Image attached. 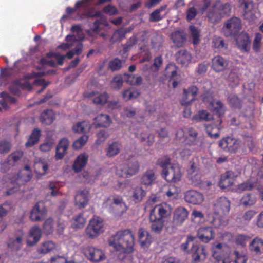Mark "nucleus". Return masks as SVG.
Segmentation results:
<instances>
[{
    "mask_svg": "<svg viewBox=\"0 0 263 263\" xmlns=\"http://www.w3.org/2000/svg\"><path fill=\"white\" fill-rule=\"evenodd\" d=\"M213 46L218 49H226L227 48L224 40L221 37H215L212 41Z\"/></svg>",
    "mask_w": 263,
    "mask_h": 263,
    "instance_id": "nucleus-59",
    "label": "nucleus"
},
{
    "mask_svg": "<svg viewBox=\"0 0 263 263\" xmlns=\"http://www.w3.org/2000/svg\"><path fill=\"white\" fill-rule=\"evenodd\" d=\"M42 235V232L39 225L32 226L29 232L28 238L26 240V244L28 247H33L37 244L41 240Z\"/></svg>",
    "mask_w": 263,
    "mask_h": 263,
    "instance_id": "nucleus-10",
    "label": "nucleus"
},
{
    "mask_svg": "<svg viewBox=\"0 0 263 263\" xmlns=\"http://www.w3.org/2000/svg\"><path fill=\"white\" fill-rule=\"evenodd\" d=\"M124 200L121 196L114 195L110 196L106 200V203L108 205L109 210H111L118 205L121 206V203Z\"/></svg>",
    "mask_w": 263,
    "mask_h": 263,
    "instance_id": "nucleus-44",
    "label": "nucleus"
},
{
    "mask_svg": "<svg viewBox=\"0 0 263 263\" xmlns=\"http://www.w3.org/2000/svg\"><path fill=\"white\" fill-rule=\"evenodd\" d=\"M43 230L46 235L53 234L54 231V220L51 218L47 219L43 225Z\"/></svg>",
    "mask_w": 263,
    "mask_h": 263,
    "instance_id": "nucleus-50",
    "label": "nucleus"
},
{
    "mask_svg": "<svg viewBox=\"0 0 263 263\" xmlns=\"http://www.w3.org/2000/svg\"><path fill=\"white\" fill-rule=\"evenodd\" d=\"M189 30L191 38L192 40V43L194 45L197 46L201 41L200 40V31L194 25H190L189 26Z\"/></svg>",
    "mask_w": 263,
    "mask_h": 263,
    "instance_id": "nucleus-43",
    "label": "nucleus"
},
{
    "mask_svg": "<svg viewBox=\"0 0 263 263\" xmlns=\"http://www.w3.org/2000/svg\"><path fill=\"white\" fill-rule=\"evenodd\" d=\"M55 248V243L52 241L43 242L37 249V252L40 254H46L54 250Z\"/></svg>",
    "mask_w": 263,
    "mask_h": 263,
    "instance_id": "nucleus-41",
    "label": "nucleus"
},
{
    "mask_svg": "<svg viewBox=\"0 0 263 263\" xmlns=\"http://www.w3.org/2000/svg\"><path fill=\"white\" fill-rule=\"evenodd\" d=\"M228 102L233 109H240L242 107V101L236 95H230L228 98Z\"/></svg>",
    "mask_w": 263,
    "mask_h": 263,
    "instance_id": "nucleus-47",
    "label": "nucleus"
},
{
    "mask_svg": "<svg viewBox=\"0 0 263 263\" xmlns=\"http://www.w3.org/2000/svg\"><path fill=\"white\" fill-rule=\"evenodd\" d=\"M178 188L174 185H170L165 195L170 199L175 198L178 196Z\"/></svg>",
    "mask_w": 263,
    "mask_h": 263,
    "instance_id": "nucleus-62",
    "label": "nucleus"
},
{
    "mask_svg": "<svg viewBox=\"0 0 263 263\" xmlns=\"http://www.w3.org/2000/svg\"><path fill=\"white\" fill-rule=\"evenodd\" d=\"M55 119V114L52 109H46L41 114L40 120L42 123L46 125L51 124Z\"/></svg>",
    "mask_w": 263,
    "mask_h": 263,
    "instance_id": "nucleus-32",
    "label": "nucleus"
},
{
    "mask_svg": "<svg viewBox=\"0 0 263 263\" xmlns=\"http://www.w3.org/2000/svg\"><path fill=\"white\" fill-rule=\"evenodd\" d=\"M199 89L195 85H191L187 89H183L182 98L180 101L181 105H189L196 100Z\"/></svg>",
    "mask_w": 263,
    "mask_h": 263,
    "instance_id": "nucleus-9",
    "label": "nucleus"
},
{
    "mask_svg": "<svg viewBox=\"0 0 263 263\" xmlns=\"http://www.w3.org/2000/svg\"><path fill=\"white\" fill-rule=\"evenodd\" d=\"M139 170L138 161L132 160L121 164L117 168L116 173L121 177L128 178L136 174Z\"/></svg>",
    "mask_w": 263,
    "mask_h": 263,
    "instance_id": "nucleus-7",
    "label": "nucleus"
},
{
    "mask_svg": "<svg viewBox=\"0 0 263 263\" xmlns=\"http://www.w3.org/2000/svg\"><path fill=\"white\" fill-rule=\"evenodd\" d=\"M91 129L90 125L88 124L85 121L78 122L74 125L72 129L76 133H86L88 132Z\"/></svg>",
    "mask_w": 263,
    "mask_h": 263,
    "instance_id": "nucleus-49",
    "label": "nucleus"
},
{
    "mask_svg": "<svg viewBox=\"0 0 263 263\" xmlns=\"http://www.w3.org/2000/svg\"><path fill=\"white\" fill-rule=\"evenodd\" d=\"M257 212L255 210H250L246 211L245 214L242 216L241 218L238 219H242V222L244 223H248L252 218L256 215Z\"/></svg>",
    "mask_w": 263,
    "mask_h": 263,
    "instance_id": "nucleus-58",
    "label": "nucleus"
},
{
    "mask_svg": "<svg viewBox=\"0 0 263 263\" xmlns=\"http://www.w3.org/2000/svg\"><path fill=\"white\" fill-rule=\"evenodd\" d=\"M109 245L117 251L132 253L134 250V236L129 229L118 231L110 238Z\"/></svg>",
    "mask_w": 263,
    "mask_h": 263,
    "instance_id": "nucleus-1",
    "label": "nucleus"
},
{
    "mask_svg": "<svg viewBox=\"0 0 263 263\" xmlns=\"http://www.w3.org/2000/svg\"><path fill=\"white\" fill-rule=\"evenodd\" d=\"M85 254L90 261L94 262H99L105 258L103 251L93 247H87L85 250Z\"/></svg>",
    "mask_w": 263,
    "mask_h": 263,
    "instance_id": "nucleus-12",
    "label": "nucleus"
},
{
    "mask_svg": "<svg viewBox=\"0 0 263 263\" xmlns=\"http://www.w3.org/2000/svg\"><path fill=\"white\" fill-rule=\"evenodd\" d=\"M218 145L224 151L230 154H236L243 149V144L241 140L233 136L223 138L219 141Z\"/></svg>",
    "mask_w": 263,
    "mask_h": 263,
    "instance_id": "nucleus-4",
    "label": "nucleus"
},
{
    "mask_svg": "<svg viewBox=\"0 0 263 263\" xmlns=\"http://www.w3.org/2000/svg\"><path fill=\"white\" fill-rule=\"evenodd\" d=\"M122 147V144L119 141H113L108 144L106 149V155L108 157H112L117 155Z\"/></svg>",
    "mask_w": 263,
    "mask_h": 263,
    "instance_id": "nucleus-33",
    "label": "nucleus"
},
{
    "mask_svg": "<svg viewBox=\"0 0 263 263\" xmlns=\"http://www.w3.org/2000/svg\"><path fill=\"white\" fill-rule=\"evenodd\" d=\"M190 253L192 254L193 262L195 263L200 262L206 258L205 248L201 245L193 243Z\"/></svg>",
    "mask_w": 263,
    "mask_h": 263,
    "instance_id": "nucleus-11",
    "label": "nucleus"
},
{
    "mask_svg": "<svg viewBox=\"0 0 263 263\" xmlns=\"http://www.w3.org/2000/svg\"><path fill=\"white\" fill-rule=\"evenodd\" d=\"M88 137L86 135H83L81 136L78 139L74 141L73 143V147L76 149L81 148L88 141Z\"/></svg>",
    "mask_w": 263,
    "mask_h": 263,
    "instance_id": "nucleus-55",
    "label": "nucleus"
},
{
    "mask_svg": "<svg viewBox=\"0 0 263 263\" xmlns=\"http://www.w3.org/2000/svg\"><path fill=\"white\" fill-rule=\"evenodd\" d=\"M167 5H163L159 8L154 10L149 15V21L151 22H157L160 21L163 18L161 15V12L166 9Z\"/></svg>",
    "mask_w": 263,
    "mask_h": 263,
    "instance_id": "nucleus-48",
    "label": "nucleus"
},
{
    "mask_svg": "<svg viewBox=\"0 0 263 263\" xmlns=\"http://www.w3.org/2000/svg\"><path fill=\"white\" fill-rule=\"evenodd\" d=\"M173 42L178 47L184 45L186 41V34L182 31H176L171 34Z\"/></svg>",
    "mask_w": 263,
    "mask_h": 263,
    "instance_id": "nucleus-36",
    "label": "nucleus"
},
{
    "mask_svg": "<svg viewBox=\"0 0 263 263\" xmlns=\"http://www.w3.org/2000/svg\"><path fill=\"white\" fill-rule=\"evenodd\" d=\"M69 146V142L66 138H62L58 143L56 147L55 158L57 160L62 159L67 153Z\"/></svg>",
    "mask_w": 263,
    "mask_h": 263,
    "instance_id": "nucleus-20",
    "label": "nucleus"
},
{
    "mask_svg": "<svg viewBox=\"0 0 263 263\" xmlns=\"http://www.w3.org/2000/svg\"><path fill=\"white\" fill-rule=\"evenodd\" d=\"M241 7L243 10L244 18L249 21H253L256 17L255 10L252 3L244 2L241 4Z\"/></svg>",
    "mask_w": 263,
    "mask_h": 263,
    "instance_id": "nucleus-28",
    "label": "nucleus"
},
{
    "mask_svg": "<svg viewBox=\"0 0 263 263\" xmlns=\"http://www.w3.org/2000/svg\"><path fill=\"white\" fill-rule=\"evenodd\" d=\"M88 156L86 154L79 155L74 161L72 168L76 172H79L84 168L88 161Z\"/></svg>",
    "mask_w": 263,
    "mask_h": 263,
    "instance_id": "nucleus-34",
    "label": "nucleus"
},
{
    "mask_svg": "<svg viewBox=\"0 0 263 263\" xmlns=\"http://www.w3.org/2000/svg\"><path fill=\"white\" fill-rule=\"evenodd\" d=\"M120 204L121 206L118 205L117 206L110 210V211L117 216L122 215L127 211L128 208L124 201L122 202Z\"/></svg>",
    "mask_w": 263,
    "mask_h": 263,
    "instance_id": "nucleus-52",
    "label": "nucleus"
},
{
    "mask_svg": "<svg viewBox=\"0 0 263 263\" xmlns=\"http://www.w3.org/2000/svg\"><path fill=\"white\" fill-rule=\"evenodd\" d=\"M252 253L260 255L263 253V239L258 237L254 238L249 244Z\"/></svg>",
    "mask_w": 263,
    "mask_h": 263,
    "instance_id": "nucleus-29",
    "label": "nucleus"
},
{
    "mask_svg": "<svg viewBox=\"0 0 263 263\" xmlns=\"http://www.w3.org/2000/svg\"><path fill=\"white\" fill-rule=\"evenodd\" d=\"M160 166L163 168L162 176L168 182H177L181 177L179 167L176 165H171L170 159L159 162Z\"/></svg>",
    "mask_w": 263,
    "mask_h": 263,
    "instance_id": "nucleus-5",
    "label": "nucleus"
},
{
    "mask_svg": "<svg viewBox=\"0 0 263 263\" xmlns=\"http://www.w3.org/2000/svg\"><path fill=\"white\" fill-rule=\"evenodd\" d=\"M146 191L141 186H136L133 189L131 199L135 203L141 202L146 196Z\"/></svg>",
    "mask_w": 263,
    "mask_h": 263,
    "instance_id": "nucleus-38",
    "label": "nucleus"
},
{
    "mask_svg": "<svg viewBox=\"0 0 263 263\" xmlns=\"http://www.w3.org/2000/svg\"><path fill=\"white\" fill-rule=\"evenodd\" d=\"M231 201L224 196H221L218 198L213 205V211L214 214L218 216L214 218L212 224L216 228H219L224 224V221L221 219L224 216L227 215L230 211Z\"/></svg>",
    "mask_w": 263,
    "mask_h": 263,
    "instance_id": "nucleus-2",
    "label": "nucleus"
},
{
    "mask_svg": "<svg viewBox=\"0 0 263 263\" xmlns=\"http://www.w3.org/2000/svg\"><path fill=\"white\" fill-rule=\"evenodd\" d=\"M185 201L194 205L200 204L204 200L203 195L197 191H187L184 195Z\"/></svg>",
    "mask_w": 263,
    "mask_h": 263,
    "instance_id": "nucleus-14",
    "label": "nucleus"
},
{
    "mask_svg": "<svg viewBox=\"0 0 263 263\" xmlns=\"http://www.w3.org/2000/svg\"><path fill=\"white\" fill-rule=\"evenodd\" d=\"M141 94L139 90L130 87L124 90L122 92V97L125 101H129L138 98Z\"/></svg>",
    "mask_w": 263,
    "mask_h": 263,
    "instance_id": "nucleus-42",
    "label": "nucleus"
},
{
    "mask_svg": "<svg viewBox=\"0 0 263 263\" xmlns=\"http://www.w3.org/2000/svg\"><path fill=\"white\" fill-rule=\"evenodd\" d=\"M231 12V6L229 3H222L216 1L212 6L207 14L209 21L212 23L219 22L222 18L230 15Z\"/></svg>",
    "mask_w": 263,
    "mask_h": 263,
    "instance_id": "nucleus-3",
    "label": "nucleus"
},
{
    "mask_svg": "<svg viewBox=\"0 0 263 263\" xmlns=\"http://www.w3.org/2000/svg\"><path fill=\"white\" fill-rule=\"evenodd\" d=\"M123 60L115 58L110 60L108 63V68L112 71L119 70L123 66Z\"/></svg>",
    "mask_w": 263,
    "mask_h": 263,
    "instance_id": "nucleus-51",
    "label": "nucleus"
},
{
    "mask_svg": "<svg viewBox=\"0 0 263 263\" xmlns=\"http://www.w3.org/2000/svg\"><path fill=\"white\" fill-rule=\"evenodd\" d=\"M222 120L219 119L216 123H212L205 125L206 132L211 138H217L219 136L220 130L221 129Z\"/></svg>",
    "mask_w": 263,
    "mask_h": 263,
    "instance_id": "nucleus-23",
    "label": "nucleus"
},
{
    "mask_svg": "<svg viewBox=\"0 0 263 263\" xmlns=\"http://www.w3.org/2000/svg\"><path fill=\"white\" fill-rule=\"evenodd\" d=\"M254 186V183L251 180H248L238 184V189L241 191H251Z\"/></svg>",
    "mask_w": 263,
    "mask_h": 263,
    "instance_id": "nucleus-61",
    "label": "nucleus"
},
{
    "mask_svg": "<svg viewBox=\"0 0 263 263\" xmlns=\"http://www.w3.org/2000/svg\"><path fill=\"white\" fill-rule=\"evenodd\" d=\"M236 44L239 49L244 51H249L250 49L251 40L248 33H242L236 39Z\"/></svg>",
    "mask_w": 263,
    "mask_h": 263,
    "instance_id": "nucleus-26",
    "label": "nucleus"
},
{
    "mask_svg": "<svg viewBox=\"0 0 263 263\" xmlns=\"http://www.w3.org/2000/svg\"><path fill=\"white\" fill-rule=\"evenodd\" d=\"M96 95H97V96H95L92 99V101L95 104L103 105L107 103L109 98V95L107 92H105L99 94L97 92L92 91L89 93L88 96L93 97Z\"/></svg>",
    "mask_w": 263,
    "mask_h": 263,
    "instance_id": "nucleus-39",
    "label": "nucleus"
},
{
    "mask_svg": "<svg viewBox=\"0 0 263 263\" xmlns=\"http://www.w3.org/2000/svg\"><path fill=\"white\" fill-rule=\"evenodd\" d=\"M124 80L121 74H118L115 76L110 81V85L112 89L118 91L123 86Z\"/></svg>",
    "mask_w": 263,
    "mask_h": 263,
    "instance_id": "nucleus-46",
    "label": "nucleus"
},
{
    "mask_svg": "<svg viewBox=\"0 0 263 263\" xmlns=\"http://www.w3.org/2000/svg\"><path fill=\"white\" fill-rule=\"evenodd\" d=\"M189 215V212L184 207L180 206L177 208L174 212L173 217V223L175 226H181L187 219Z\"/></svg>",
    "mask_w": 263,
    "mask_h": 263,
    "instance_id": "nucleus-16",
    "label": "nucleus"
},
{
    "mask_svg": "<svg viewBox=\"0 0 263 263\" xmlns=\"http://www.w3.org/2000/svg\"><path fill=\"white\" fill-rule=\"evenodd\" d=\"M211 118V115L206 110L199 111L195 119L199 121H209Z\"/></svg>",
    "mask_w": 263,
    "mask_h": 263,
    "instance_id": "nucleus-64",
    "label": "nucleus"
},
{
    "mask_svg": "<svg viewBox=\"0 0 263 263\" xmlns=\"http://www.w3.org/2000/svg\"><path fill=\"white\" fill-rule=\"evenodd\" d=\"M54 142L51 139L46 140L44 143L40 145L39 149L42 152H48L51 150L53 146Z\"/></svg>",
    "mask_w": 263,
    "mask_h": 263,
    "instance_id": "nucleus-57",
    "label": "nucleus"
},
{
    "mask_svg": "<svg viewBox=\"0 0 263 263\" xmlns=\"http://www.w3.org/2000/svg\"><path fill=\"white\" fill-rule=\"evenodd\" d=\"M153 211L157 218L164 220L171 215V208L166 204H162L155 206L151 211Z\"/></svg>",
    "mask_w": 263,
    "mask_h": 263,
    "instance_id": "nucleus-21",
    "label": "nucleus"
},
{
    "mask_svg": "<svg viewBox=\"0 0 263 263\" xmlns=\"http://www.w3.org/2000/svg\"><path fill=\"white\" fill-rule=\"evenodd\" d=\"M23 155V153L21 151H15L8 156L7 161L10 164H14L21 159Z\"/></svg>",
    "mask_w": 263,
    "mask_h": 263,
    "instance_id": "nucleus-53",
    "label": "nucleus"
},
{
    "mask_svg": "<svg viewBox=\"0 0 263 263\" xmlns=\"http://www.w3.org/2000/svg\"><path fill=\"white\" fill-rule=\"evenodd\" d=\"M156 177L154 172L152 170H147L141 176V184L148 186L154 184Z\"/></svg>",
    "mask_w": 263,
    "mask_h": 263,
    "instance_id": "nucleus-31",
    "label": "nucleus"
},
{
    "mask_svg": "<svg viewBox=\"0 0 263 263\" xmlns=\"http://www.w3.org/2000/svg\"><path fill=\"white\" fill-rule=\"evenodd\" d=\"M103 231V223L101 219L93 218L90 220L85 232L90 238L98 236Z\"/></svg>",
    "mask_w": 263,
    "mask_h": 263,
    "instance_id": "nucleus-8",
    "label": "nucleus"
},
{
    "mask_svg": "<svg viewBox=\"0 0 263 263\" xmlns=\"http://www.w3.org/2000/svg\"><path fill=\"white\" fill-rule=\"evenodd\" d=\"M12 144L10 141L6 139L0 140V154L8 153L11 149Z\"/></svg>",
    "mask_w": 263,
    "mask_h": 263,
    "instance_id": "nucleus-54",
    "label": "nucleus"
},
{
    "mask_svg": "<svg viewBox=\"0 0 263 263\" xmlns=\"http://www.w3.org/2000/svg\"><path fill=\"white\" fill-rule=\"evenodd\" d=\"M154 213V211L150 212L149 220L152 222L151 229L153 233L159 234L161 233L164 227V220L157 218Z\"/></svg>",
    "mask_w": 263,
    "mask_h": 263,
    "instance_id": "nucleus-19",
    "label": "nucleus"
},
{
    "mask_svg": "<svg viewBox=\"0 0 263 263\" xmlns=\"http://www.w3.org/2000/svg\"><path fill=\"white\" fill-rule=\"evenodd\" d=\"M262 39V35L259 33L255 34L253 42V49L255 52H259L260 49V43Z\"/></svg>",
    "mask_w": 263,
    "mask_h": 263,
    "instance_id": "nucleus-60",
    "label": "nucleus"
},
{
    "mask_svg": "<svg viewBox=\"0 0 263 263\" xmlns=\"http://www.w3.org/2000/svg\"><path fill=\"white\" fill-rule=\"evenodd\" d=\"M242 28L241 20L236 16L227 20L222 28L226 37L236 36Z\"/></svg>",
    "mask_w": 263,
    "mask_h": 263,
    "instance_id": "nucleus-6",
    "label": "nucleus"
},
{
    "mask_svg": "<svg viewBox=\"0 0 263 263\" xmlns=\"http://www.w3.org/2000/svg\"><path fill=\"white\" fill-rule=\"evenodd\" d=\"M228 65L229 61L220 55H216L212 59L211 67L216 72L223 71Z\"/></svg>",
    "mask_w": 263,
    "mask_h": 263,
    "instance_id": "nucleus-17",
    "label": "nucleus"
},
{
    "mask_svg": "<svg viewBox=\"0 0 263 263\" xmlns=\"http://www.w3.org/2000/svg\"><path fill=\"white\" fill-rule=\"evenodd\" d=\"M176 61L182 65H187L191 61L192 56L191 53L185 49H181L175 54Z\"/></svg>",
    "mask_w": 263,
    "mask_h": 263,
    "instance_id": "nucleus-27",
    "label": "nucleus"
},
{
    "mask_svg": "<svg viewBox=\"0 0 263 263\" xmlns=\"http://www.w3.org/2000/svg\"><path fill=\"white\" fill-rule=\"evenodd\" d=\"M46 209L44 207L40 208L39 203H37L30 212V218L32 221H39L41 220L46 216Z\"/></svg>",
    "mask_w": 263,
    "mask_h": 263,
    "instance_id": "nucleus-24",
    "label": "nucleus"
},
{
    "mask_svg": "<svg viewBox=\"0 0 263 263\" xmlns=\"http://www.w3.org/2000/svg\"><path fill=\"white\" fill-rule=\"evenodd\" d=\"M212 104L213 106V110L219 115V116L224 114L225 110L224 105L221 101L218 100L215 102H213Z\"/></svg>",
    "mask_w": 263,
    "mask_h": 263,
    "instance_id": "nucleus-56",
    "label": "nucleus"
},
{
    "mask_svg": "<svg viewBox=\"0 0 263 263\" xmlns=\"http://www.w3.org/2000/svg\"><path fill=\"white\" fill-rule=\"evenodd\" d=\"M197 237L203 242L208 243L215 237V232L212 227H200L197 231Z\"/></svg>",
    "mask_w": 263,
    "mask_h": 263,
    "instance_id": "nucleus-13",
    "label": "nucleus"
},
{
    "mask_svg": "<svg viewBox=\"0 0 263 263\" xmlns=\"http://www.w3.org/2000/svg\"><path fill=\"white\" fill-rule=\"evenodd\" d=\"M23 234L14 238H10L8 242V247L12 251H18L23 246Z\"/></svg>",
    "mask_w": 263,
    "mask_h": 263,
    "instance_id": "nucleus-37",
    "label": "nucleus"
},
{
    "mask_svg": "<svg viewBox=\"0 0 263 263\" xmlns=\"http://www.w3.org/2000/svg\"><path fill=\"white\" fill-rule=\"evenodd\" d=\"M138 242L140 246L148 248L153 242V238L149 233L144 228H140L138 232Z\"/></svg>",
    "mask_w": 263,
    "mask_h": 263,
    "instance_id": "nucleus-15",
    "label": "nucleus"
},
{
    "mask_svg": "<svg viewBox=\"0 0 263 263\" xmlns=\"http://www.w3.org/2000/svg\"><path fill=\"white\" fill-rule=\"evenodd\" d=\"M236 175L231 171H227L221 174L219 185L221 189H226L232 186L235 180Z\"/></svg>",
    "mask_w": 263,
    "mask_h": 263,
    "instance_id": "nucleus-18",
    "label": "nucleus"
},
{
    "mask_svg": "<svg viewBox=\"0 0 263 263\" xmlns=\"http://www.w3.org/2000/svg\"><path fill=\"white\" fill-rule=\"evenodd\" d=\"M86 222V219L84 217V213H79L73 217L71 227L74 229L82 228L84 227Z\"/></svg>",
    "mask_w": 263,
    "mask_h": 263,
    "instance_id": "nucleus-45",
    "label": "nucleus"
},
{
    "mask_svg": "<svg viewBox=\"0 0 263 263\" xmlns=\"http://www.w3.org/2000/svg\"><path fill=\"white\" fill-rule=\"evenodd\" d=\"M88 190L84 189L77 191L74 198L76 205L80 208H85L88 204Z\"/></svg>",
    "mask_w": 263,
    "mask_h": 263,
    "instance_id": "nucleus-22",
    "label": "nucleus"
},
{
    "mask_svg": "<svg viewBox=\"0 0 263 263\" xmlns=\"http://www.w3.org/2000/svg\"><path fill=\"white\" fill-rule=\"evenodd\" d=\"M41 136V130L38 128H35L30 134L27 141L25 143L27 147H31L37 144Z\"/></svg>",
    "mask_w": 263,
    "mask_h": 263,
    "instance_id": "nucleus-35",
    "label": "nucleus"
},
{
    "mask_svg": "<svg viewBox=\"0 0 263 263\" xmlns=\"http://www.w3.org/2000/svg\"><path fill=\"white\" fill-rule=\"evenodd\" d=\"M198 134L197 131L194 128H187L184 139L185 144L189 146L197 145L199 142Z\"/></svg>",
    "mask_w": 263,
    "mask_h": 263,
    "instance_id": "nucleus-25",
    "label": "nucleus"
},
{
    "mask_svg": "<svg viewBox=\"0 0 263 263\" xmlns=\"http://www.w3.org/2000/svg\"><path fill=\"white\" fill-rule=\"evenodd\" d=\"M240 202L242 206L250 207L253 206L256 203V197L253 194L247 193L242 196Z\"/></svg>",
    "mask_w": 263,
    "mask_h": 263,
    "instance_id": "nucleus-40",
    "label": "nucleus"
},
{
    "mask_svg": "<svg viewBox=\"0 0 263 263\" xmlns=\"http://www.w3.org/2000/svg\"><path fill=\"white\" fill-rule=\"evenodd\" d=\"M95 122L94 123L96 127H109L112 121L110 116L108 115L100 114L94 118Z\"/></svg>",
    "mask_w": 263,
    "mask_h": 263,
    "instance_id": "nucleus-30",
    "label": "nucleus"
},
{
    "mask_svg": "<svg viewBox=\"0 0 263 263\" xmlns=\"http://www.w3.org/2000/svg\"><path fill=\"white\" fill-rule=\"evenodd\" d=\"M35 168L38 169L39 173L44 175L48 169V165L45 162L39 161L35 163Z\"/></svg>",
    "mask_w": 263,
    "mask_h": 263,
    "instance_id": "nucleus-63",
    "label": "nucleus"
}]
</instances>
